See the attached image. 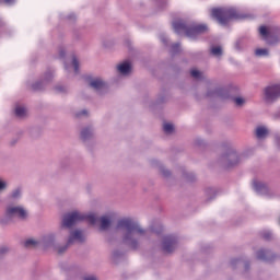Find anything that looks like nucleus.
<instances>
[{"instance_id": "f257e3e1", "label": "nucleus", "mask_w": 280, "mask_h": 280, "mask_svg": "<svg viewBox=\"0 0 280 280\" xmlns=\"http://www.w3.org/2000/svg\"><path fill=\"white\" fill-rule=\"evenodd\" d=\"M116 229L122 233V242L133 250L139 248L141 240L145 237V230L137 221L126 218L117 222Z\"/></svg>"}, {"instance_id": "f03ea898", "label": "nucleus", "mask_w": 280, "mask_h": 280, "mask_svg": "<svg viewBox=\"0 0 280 280\" xmlns=\"http://www.w3.org/2000/svg\"><path fill=\"white\" fill-rule=\"evenodd\" d=\"M65 237V233H60V230L57 234L50 233L45 236L39 241L40 245L44 246L45 248H55L59 255H62V253L67 252V248L71 246L72 244H75L77 242L79 244H82L84 242V234L80 230H74L73 232H70V235L68 237V242L63 246H57L56 245V238L57 237Z\"/></svg>"}, {"instance_id": "7ed1b4c3", "label": "nucleus", "mask_w": 280, "mask_h": 280, "mask_svg": "<svg viewBox=\"0 0 280 280\" xmlns=\"http://www.w3.org/2000/svg\"><path fill=\"white\" fill-rule=\"evenodd\" d=\"M173 28L175 34H185L188 38H198L200 34H207L209 26L207 24H200L198 22H173Z\"/></svg>"}, {"instance_id": "20e7f679", "label": "nucleus", "mask_w": 280, "mask_h": 280, "mask_svg": "<svg viewBox=\"0 0 280 280\" xmlns=\"http://www.w3.org/2000/svg\"><path fill=\"white\" fill-rule=\"evenodd\" d=\"M83 220H88L90 224H97L100 219L95 214H84L80 211L68 212L63 215L60 233H63L65 237L71 235V232L67 229H71V226H74L78 222H83Z\"/></svg>"}, {"instance_id": "39448f33", "label": "nucleus", "mask_w": 280, "mask_h": 280, "mask_svg": "<svg viewBox=\"0 0 280 280\" xmlns=\"http://www.w3.org/2000/svg\"><path fill=\"white\" fill-rule=\"evenodd\" d=\"M211 14L220 25H229L231 21L242 19V14L235 8L212 9Z\"/></svg>"}, {"instance_id": "423d86ee", "label": "nucleus", "mask_w": 280, "mask_h": 280, "mask_svg": "<svg viewBox=\"0 0 280 280\" xmlns=\"http://www.w3.org/2000/svg\"><path fill=\"white\" fill-rule=\"evenodd\" d=\"M28 212L23 206H7L0 224H10L14 220H27Z\"/></svg>"}, {"instance_id": "0eeeda50", "label": "nucleus", "mask_w": 280, "mask_h": 280, "mask_svg": "<svg viewBox=\"0 0 280 280\" xmlns=\"http://www.w3.org/2000/svg\"><path fill=\"white\" fill-rule=\"evenodd\" d=\"M279 27H259V34L268 45H275V43H279Z\"/></svg>"}, {"instance_id": "6e6552de", "label": "nucleus", "mask_w": 280, "mask_h": 280, "mask_svg": "<svg viewBox=\"0 0 280 280\" xmlns=\"http://www.w3.org/2000/svg\"><path fill=\"white\" fill-rule=\"evenodd\" d=\"M280 97V84H271L265 88L264 90V98L267 104H272V102H277Z\"/></svg>"}, {"instance_id": "1a4fd4ad", "label": "nucleus", "mask_w": 280, "mask_h": 280, "mask_svg": "<svg viewBox=\"0 0 280 280\" xmlns=\"http://www.w3.org/2000/svg\"><path fill=\"white\" fill-rule=\"evenodd\" d=\"M241 159H244V154H238L237 151L233 149H229V151L222 156V161L226 163L228 167L237 165Z\"/></svg>"}, {"instance_id": "9d476101", "label": "nucleus", "mask_w": 280, "mask_h": 280, "mask_svg": "<svg viewBox=\"0 0 280 280\" xmlns=\"http://www.w3.org/2000/svg\"><path fill=\"white\" fill-rule=\"evenodd\" d=\"M175 248H178V237L176 235H166L162 241L163 253H174Z\"/></svg>"}, {"instance_id": "9b49d317", "label": "nucleus", "mask_w": 280, "mask_h": 280, "mask_svg": "<svg viewBox=\"0 0 280 280\" xmlns=\"http://www.w3.org/2000/svg\"><path fill=\"white\" fill-rule=\"evenodd\" d=\"M54 80V70H47L43 77L42 80L36 81L32 84L33 91H43L45 89V85L49 84Z\"/></svg>"}, {"instance_id": "f8f14e48", "label": "nucleus", "mask_w": 280, "mask_h": 280, "mask_svg": "<svg viewBox=\"0 0 280 280\" xmlns=\"http://www.w3.org/2000/svg\"><path fill=\"white\" fill-rule=\"evenodd\" d=\"M253 187L256 192L260 196H270V188L264 182H259L258 179H254Z\"/></svg>"}, {"instance_id": "ddd939ff", "label": "nucleus", "mask_w": 280, "mask_h": 280, "mask_svg": "<svg viewBox=\"0 0 280 280\" xmlns=\"http://www.w3.org/2000/svg\"><path fill=\"white\" fill-rule=\"evenodd\" d=\"M90 86L91 89H94V91H96V93H104V91H106L107 86H106V82H104V80L100 79V78H94L90 81Z\"/></svg>"}, {"instance_id": "4468645a", "label": "nucleus", "mask_w": 280, "mask_h": 280, "mask_svg": "<svg viewBox=\"0 0 280 280\" xmlns=\"http://www.w3.org/2000/svg\"><path fill=\"white\" fill-rule=\"evenodd\" d=\"M208 97H222L223 100H226L229 97V92L224 88H217L213 91L207 92Z\"/></svg>"}, {"instance_id": "2eb2a0df", "label": "nucleus", "mask_w": 280, "mask_h": 280, "mask_svg": "<svg viewBox=\"0 0 280 280\" xmlns=\"http://www.w3.org/2000/svg\"><path fill=\"white\" fill-rule=\"evenodd\" d=\"M257 259H260L261 261H272L275 259V256L272 255V252L268 249H260L256 253Z\"/></svg>"}, {"instance_id": "dca6fc26", "label": "nucleus", "mask_w": 280, "mask_h": 280, "mask_svg": "<svg viewBox=\"0 0 280 280\" xmlns=\"http://www.w3.org/2000/svg\"><path fill=\"white\" fill-rule=\"evenodd\" d=\"M9 200H21V198H23V187L18 186L15 188H13L9 196H8Z\"/></svg>"}, {"instance_id": "f3484780", "label": "nucleus", "mask_w": 280, "mask_h": 280, "mask_svg": "<svg viewBox=\"0 0 280 280\" xmlns=\"http://www.w3.org/2000/svg\"><path fill=\"white\" fill-rule=\"evenodd\" d=\"M118 73L121 75H129L130 71H132V66L130 61H124L122 63L118 65L117 67Z\"/></svg>"}, {"instance_id": "a211bd4d", "label": "nucleus", "mask_w": 280, "mask_h": 280, "mask_svg": "<svg viewBox=\"0 0 280 280\" xmlns=\"http://www.w3.org/2000/svg\"><path fill=\"white\" fill-rule=\"evenodd\" d=\"M100 222H101V231H106L110 228V223L113 222L110 215H103L100 218Z\"/></svg>"}, {"instance_id": "6ab92c4d", "label": "nucleus", "mask_w": 280, "mask_h": 280, "mask_svg": "<svg viewBox=\"0 0 280 280\" xmlns=\"http://www.w3.org/2000/svg\"><path fill=\"white\" fill-rule=\"evenodd\" d=\"M256 137L257 139H266V137H268V128L265 126H258L256 128Z\"/></svg>"}, {"instance_id": "aec40b11", "label": "nucleus", "mask_w": 280, "mask_h": 280, "mask_svg": "<svg viewBox=\"0 0 280 280\" xmlns=\"http://www.w3.org/2000/svg\"><path fill=\"white\" fill-rule=\"evenodd\" d=\"M93 137V129L92 127H86L81 130V139L83 141H89Z\"/></svg>"}, {"instance_id": "412c9836", "label": "nucleus", "mask_w": 280, "mask_h": 280, "mask_svg": "<svg viewBox=\"0 0 280 280\" xmlns=\"http://www.w3.org/2000/svg\"><path fill=\"white\" fill-rule=\"evenodd\" d=\"M210 55L214 56V58H220L222 56V46H211Z\"/></svg>"}, {"instance_id": "4be33fe9", "label": "nucleus", "mask_w": 280, "mask_h": 280, "mask_svg": "<svg viewBox=\"0 0 280 280\" xmlns=\"http://www.w3.org/2000/svg\"><path fill=\"white\" fill-rule=\"evenodd\" d=\"M15 115L20 118L25 117V115H27V109L23 105H16L15 106Z\"/></svg>"}, {"instance_id": "5701e85b", "label": "nucleus", "mask_w": 280, "mask_h": 280, "mask_svg": "<svg viewBox=\"0 0 280 280\" xmlns=\"http://www.w3.org/2000/svg\"><path fill=\"white\" fill-rule=\"evenodd\" d=\"M38 244H40V241H36L34 238H27L25 242H24V246L25 248H34L36 246H38Z\"/></svg>"}, {"instance_id": "b1692460", "label": "nucleus", "mask_w": 280, "mask_h": 280, "mask_svg": "<svg viewBox=\"0 0 280 280\" xmlns=\"http://www.w3.org/2000/svg\"><path fill=\"white\" fill-rule=\"evenodd\" d=\"M269 55V51L267 48H257L255 50V56L258 58H266Z\"/></svg>"}, {"instance_id": "393cba45", "label": "nucleus", "mask_w": 280, "mask_h": 280, "mask_svg": "<svg viewBox=\"0 0 280 280\" xmlns=\"http://www.w3.org/2000/svg\"><path fill=\"white\" fill-rule=\"evenodd\" d=\"M163 130L165 135H172L174 132V125L166 122L163 125Z\"/></svg>"}, {"instance_id": "a878e982", "label": "nucleus", "mask_w": 280, "mask_h": 280, "mask_svg": "<svg viewBox=\"0 0 280 280\" xmlns=\"http://www.w3.org/2000/svg\"><path fill=\"white\" fill-rule=\"evenodd\" d=\"M72 67L74 70V73H80V62L78 61V58L72 57Z\"/></svg>"}, {"instance_id": "bb28decb", "label": "nucleus", "mask_w": 280, "mask_h": 280, "mask_svg": "<svg viewBox=\"0 0 280 280\" xmlns=\"http://www.w3.org/2000/svg\"><path fill=\"white\" fill-rule=\"evenodd\" d=\"M179 51H180V44H179V43L173 44V45L171 46V52H172L173 55H176V54H178Z\"/></svg>"}, {"instance_id": "cd10ccee", "label": "nucleus", "mask_w": 280, "mask_h": 280, "mask_svg": "<svg viewBox=\"0 0 280 280\" xmlns=\"http://www.w3.org/2000/svg\"><path fill=\"white\" fill-rule=\"evenodd\" d=\"M190 75H191L192 78H195L196 80H200V78H202V72H201V71H198V70H196V69H192V70L190 71Z\"/></svg>"}, {"instance_id": "c85d7f7f", "label": "nucleus", "mask_w": 280, "mask_h": 280, "mask_svg": "<svg viewBox=\"0 0 280 280\" xmlns=\"http://www.w3.org/2000/svg\"><path fill=\"white\" fill-rule=\"evenodd\" d=\"M56 93H67V86L62 84L55 85Z\"/></svg>"}, {"instance_id": "c756f323", "label": "nucleus", "mask_w": 280, "mask_h": 280, "mask_svg": "<svg viewBox=\"0 0 280 280\" xmlns=\"http://www.w3.org/2000/svg\"><path fill=\"white\" fill-rule=\"evenodd\" d=\"M160 172H161L162 176H164L165 178H167L172 174L170 172V170L165 168V166H163V165L160 166Z\"/></svg>"}, {"instance_id": "7c9ffc66", "label": "nucleus", "mask_w": 280, "mask_h": 280, "mask_svg": "<svg viewBox=\"0 0 280 280\" xmlns=\"http://www.w3.org/2000/svg\"><path fill=\"white\" fill-rule=\"evenodd\" d=\"M122 256H124V254L119 250H114L113 252V259L114 260H117V259H119V257H122Z\"/></svg>"}, {"instance_id": "2f4dec72", "label": "nucleus", "mask_w": 280, "mask_h": 280, "mask_svg": "<svg viewBox=\"0 0 280 280\" xmlns=\"http://www.w3.org/2000/svg\"><path fill=\"white\" fill-rule=\"evenodd\" d=\"M151 231L153 233H156L158 235L163 232V225L158 224V230L155 228H151Z\"/></svg>"}, {"instance_id": "473e14b6", "label": "nucleus", "mask_w": 280, "mask_h": 280, "mask_svg": "<svg viewBox=\"0 0 280 280\" xmlns=\"http://www.w3.org/2000/svg\"><path fill=\"white\" fill-rule=\"evenodd\" d=\"M0 3H5V5H14L16 0H0Z\"/></svg>"}, {"instance_id": "72a5a7b5", "label": "nucleus", "mask_w": 280, "mask_h": 280, "mask_svg": "<svg viewBox=\"0 0 280 280\" xmlns=\"http://www.w3.org/2000/svg\"><path fill=\"white\" fill-rule=\"evenodd\" d=\"M264 240H272V232L267 231L262 234Z\"/></svg>"}, {"instance_id": "f704fd0d", "label": "nucleus", "mask_w": 280, "mask_h": 280, "mask_svg": "<svg viewBox=\"0 0 280 280\" xmlns=\"http://www.w3.org/2000/svg\"><path fill=\"white\" fill-rule=\"evenodd\" d=\"M237 264H242V259H240V258H234V259L231 260V266H232V268H235V266H236Z\"/></svg>"}, {"instance_id": "c9c22d12", "label": "nucleus", "mask_w": 280, "mask_h": 280, "mask_svg": "<svg viewBox=\"0 0 280 280\" xmlns=\"http://www.w3.org/2000/svg\"><path fill=\"white\" fill-rule=\"evenodd\" d=\"M67 54V50L65 49V47H60L59 48V58H65Z\"/></svg>"}, {"instance_id": "e433bc0d", "label": "nucleus", "mask_w": 280, "mask_h": 280, "mask_svg": "<svg viewBox=\"0 0 280 280\" xmlns=\"http://www.w3.org/2000/svg\"><path fill=\"white\" fill-rule=\"evenodd\" d=\"M234 102H235L236 106H242V104H244V98L236 97V98H234Z\"/></svg>"}, {"instance_id": "4c0bfd02", "label": "nucleus", "mask_w": 280, "mask_h": 280, "mask_svg": "<svg viewBox=\"0 0 280 280\" xmlns=\"http://www.w3.org/2000/svg\"><path fill=\"white\" fill-rule=\"evenodd\" d=\"M89 115V110L82 109L81 112L77 113V117H84Z\"/></svg>"}, {"instance_id": "58836bf2", "label": "nucleus", "mask_w": 280, "mask_h": 280, "mask_svg": "<svg viewBox=\"0 0 280 280\" xmlns=\"http://www.w3.org/2000/svg\"><path fill=\"white\" fill-rule=\"evenodd\" d=\"M160 40L161 43H163L164 45H167V36L165 34H161L160 35Z\"/></svg>"}, {"instance_id": "ea45409f", "label": "nucleus", "mask_w": 280, "mask_h": 280, "mask_svg": "<svg viewBox=\"0 0 280 280\" xmlns=\"http://www.w3.org/2000/svg\"><path fill=\"white\" fill-rule=\"evenodd\" d=\"M235 49H237L238 51H240V49H242V39L236 40Z\"/></svg>"}, {"instance_id": "a19ab883", "label": "nucleus", "mask_w": 280, "mask_h": 280, "mask_svg": "<svg viewBox=\"0 0 280 280\" xmlns=\"http://www.w3.org/2000/svg\"><path fill=\"white\" fill-rule=\"evenodd\" d=\"M5 253H8V247H0V255H5Z\"/></svg>"}, {"instance_id": "79ce46f5", "label": "nucleus", "mask_w": 280, "mask_h": 280, "mask_svg": "<svg viewBox=\"0 0 280 280\" xmlns=\"http://www.w3.org/2000/svg\"><path fill=\"white\" fill-rule=\"evenodd\" d=\"M68 21H75V14L71 13L67 16Z\"/></svg>"}, {"instance_id": "37998d69", "label": "nucleus", "mask_w": 280, "mask_h": 280, "mask_svg": "<svg viewBox=\"0 0 280 280\" xmlns=\"http://www.w3.org/2000/svg\"><path fill=\"white\" fill-rule=\"evenodd\" d=\"M276 145L280 149V135L276 136Z\"/></svg>"}, {"instance_id": "c03bdc74", "label": "nucleus", "mask_w": 280, "mask_h": 280, "mask_svg": "<svg viewBox=\"0 0 280 280\" xmlns=\"http://www.w3.org/2000/svg\"><path fill=\"white\" fill-rule=\"evenodd\" d=\"M84 280H97V277L95 276H86Z\"/></svg>"}, {"instance_id": "a18cd8bd", "label": "nucleus", "mask_w": 280, "mask_h": 280, "mask_svg": "<svg viewBox=\"0 0 280 280\" xmlns=\"http://www.w3.org/2000/svg\"><path fill=\"white\" fill-rule=\"evenodd\" d=\"M60 167H62V168L67 167V165H65V162L60 163Z\"/></svg>"}, {"instance_id": "49530a36", "label": "nucleus", "mask_w": 280, "mask_h": 280, "mask_svg": "<svg viewBox=\"0 0 280 280\" xmlns=\"http://www.w3.org/2000/svg\"><path fill=\"white\" fill-rule=\"evenodd\" d=\"M65 68L67 71H69V65H67V62H65Z\"/></svg>"}, {"instance_id": "de8ad7c7", "label": "nucleus", "mask_w": 280, "mask_h": 280, "mask_svg": "<svg viewBox=\"0 0 280 280\" xmlns=\"http://www.w3.org/2000/svg\"><path fill=\"white\" fill-rule=\"evenodd\" d=\"M244 266H245V269L248 270V262H245Z\"/></svg>"}, {"instance_id": "09e8293b", "label": "nucleus", "mask_w": 280, "mask_h": 280, "mask_svg": "<svg viewBox=\"0 0 280 280\" xmlns=\"http://www.w3.org/2000/svg\"><path fill=\"white\" fill-rule=\"evenodd\" d=\"M159 2H161V0H159Z\"/></svg>"}]
</instances>
